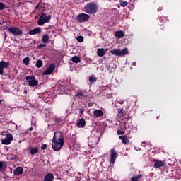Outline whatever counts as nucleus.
Wrapping results in <instances>:
<instances>
[{"instance_id": "f257e3e1", "label": "nucleus", "mask_w": 181, "mask_h": 181, "mask_svg": "<svg viewBox=\"0 0 181 181\" xmlns=\"http://www.w3.org/2000/svg\"><path fill=\"white\" fill-rule=\"evenodd\" d=\"M64 145V139L63 138V133L60 131L56 132L52 139V149L57 152L58 151H60L62 148H63Z\"/></svg>"}, {"instance_id": "f03ea898", "label": "nucleus", "mask_w": 181, "mask_h": 181, "mask_svg": "<svg viewBox=\"0 0 181 181\" xmlns=\"http://www.w3.org/2000/svg\"><path fill=\"white\" fill-rule=\"evenodd\" d=\"M83 11L89 15H95L98 11V5L95 2L91 1L84 6Z\"/></svg>"}, {"instance_id": "7ed1b4c3", "label": "nucleus", "mask_w": 181, "mask_h": 181, "mask_svg": "<svg viewBox=\"0 0 181 181\" xmlns=\"http://www.w3.org/2000/svg\"><path fill=\"white\" fill-rule=\"evenodd\" d=\"M51 19V15L47 16L46 13H42L37 21V23L39 26H43L45 23H49Z\"/></svg>"}, {"instance_id": "20e7f679", "label": "nucleus", "mask_w": 181, "mask_h": 181, "mask_svg": "<svg viewBox=\"0 0 181 181\" xmlns=\"http://www.w3.org/2000/svg\"><path fill=\"white\" fill-rule=\"evenodd\" d=\"M111 54H115V56H125L128 54V48H124V49H115L110 51Z\"/></svg>"}, {"instance_id": "39448f33", "label": "nucleus", "mask_w": 181, "mask_h": 181, "mask_svg": "<svg viewBox=\"0 0 181 181\" xmlns=\"http://www.w3.org/2000/svg\"><path fill=\"white\" fill-rule=\"evenodd\" d=\"M25 80L30 87H35L39 84V81L36 80L35 76H27Z\"/></svg>"}, {"instance_id": "423d86ee", "label": "nucleus", "mask_w": 181, "mask_h": 181, "mask_svg": "<svg viewBox=\"0 0 181 181\" xmlns=\"http://www.w3.org/2000/svg\"><path fill=\"white\" fill-rule=\"evenodd\" d=\"M8 32L13 36H22L23 35V31L21 28L15 26L8 28Z\"/></svg>"}, {"instance_id": "0eeeda50", "label": "nucleus", "mask_w": 181, "mask_h": 181, "mask_svg": "<svg viewBox=\"0 0 181 181\" xmlns=\"http://www.w3.org/2000/svg\"><path fill=\"white\" fill-rule=\"evenodd\" d=\"M88 19H90V15L84 13H79L76 16V20L78 22H79V23H84V22H87Z\"/></svg>"}, {"instance_id": "6e6552de", "label": "nucleus", "mask_w": 181, "mask_h": 181, "mask_svg": "<svg viewBox=\"0 0 181 181\" xmlns=\"http://www.w3.org/2000/svg\"><path fill=\"white\" fill-rule=\"evenodd\" d=\"M12 141H13V136L11 133H8L6 138L1 140V144L4 145H9Z\"/></svg>"}, {"instance_id": "1a4fd4ad", "label": "nucleus", "mask_w": 181, "mask_h": 181, "mask_svg": "<svg viewBox=\"0 0 181 181\" xmlns=\"http://www.w3.org/2000/svg\"><path fill=\"white\" fill-rule=\"evenodd\" d=\"M55 68L56 66L54 64L49 65V66L47 67V69L42 73V76H50V74L53 73Z\"/></svg>"}, {"instance_id": "9d476101", "label": "nucleus", "mask_w": 181, "mask_h": 181, "mask_svg": "<svg viewBox=\"0 0 181 181\" xmlns=\"http://www.w3.org/2000/svg\"><path fill=\"white\" fill-rule=\"evenodd\" d=\"M117 156H118V153L115 151V148H112L110 150V163H115Z\"/></svg>"}, {"instance_id": "9b49d317", "label": "nucleus", "mask_w": 181, "mask_h": 181, "mask_svg": "<svg viewBox=\"0 0 181 181\" xmlns=\"http://www.w3.org/2000/svg\"><path fill=\"white\" fill-rule=\"evenodd\" d=\"M9 67V62L5 61L0 62V75L4 74V69Z\"/></svg>"}, {"instance_id": "f8f14e48", "label": "nucleus", "mask_w": 181, "mask_h": 181, "mask_svg": "<svg viewBox=\"0 0 181 181\" xmlns=\"http://www.w3.org/2000/svg\"><path fill=\"white\" fill-rule=\"evenodd\" d=\"M119 114H121L122 120L124 122H127V121L129 119V115L127 114V112H124L122 110H120V111L119 112Z\"/></svg>"}, {"instance_id": "ddd939ff", "label": "nucleus", "mask_w": 181, "mask_h": 181, "mask_svg": "<svg viewBox=\"0 0 181 181\" xmlns=\"http://www.w3.org/2000/svg\"><path fill=\"white\" fill-rule=\"evenodd\" d=\"M40 33H42V29L39 27L35 28L28 32L29 35H40Z\"/></svg>"}, {"instance_id": "4468645a", "label": "nucleus", "mask_w": 181, "mask_h": 181, "mask_svg": "<svg viewBox=\"0 0 181 181\" xmlns=\"http://www.w3.org/2000/svg\"><path fill=\"white\" fill-rule=\"evenodd\" d=\"M23 173V167H17L13 170V175L15 176H19V175H22Z\"/></svg>"}, {"instance_id": "2eb2a0df", "label": "nucleus", "mask_w": 181, "mask_h": 181, "mask_svg": "<svg viewBox=\"0 0 181 181\" xmlns=\"http://www.w3.org/2000/svg\"><path fill=\"white\" fill-rule=\"evenodd\" d=\"M125 36V32L123 30H117L115 33V37H118V39H122Z\"/></svg>"}, {"instance_id": "dca6fc26", "label": "nucleus", "mask_w": 181, "mask_h": 181, "mask_svg": "<svg viewBox=\"0 0 181 181\" xmlns=\"http://www.w3.org/2000/svg\"><path fill=\"white\" fill-rule=\"evenodd\" d=\"M78 128H84L86 127V119L83 118L80 119L76 123Z\"/></svg>"}, {"instance_id": "f3484780", "label": "nucleus", "mask_w": 181, "mask_h": 181, "mask_svg": "<svg viewBox=\"0 0 181 181\" xmlns=\"http://www.w3.org/2000/svg\"><path fill=\"white\" fill-rule=\"evenodd\" d=\"M54 179V175H53V173H49L45 175L44 177V181H53Z\"/></svg>"}, {"instance_id": "a211bd4d", "label": "nucleus", "mask_w": 181, "mask_h": 181, "mask_svg": "<svg viewBox=\"0 0 181 181\" xmlns=\"http://www.w3.org/2000/svg\"><path fill=\"white\" fill-rule=\"evenodd\" d=\"M163 166H165V161L162 160H156L154 163V168H163Z\"/></svg>"}, {"instance_id": "6ab92c4d", "label": "nucleus", "mask_w": 181, "mask_h": 181, "mask_svg": "<svg viewBox=\"0 0 181 181\" xmlns=\"http://www.w3.org/2000/svg\"><path fill=\"white\" fill-rule=\"evenodd\" d=\"M93 115H95V117H103L104 112L101 110H95L93 111Z\"/></svg>"}, {"instance_id": "aec40b11", "label": "nucleus", "mask_w": 181, "mask_h": 181, "mask_svg": "<svg viewBox=\"0 0 181 181\" xmlns=\"http://www.w3.org/2000/svg\"><path fill=\"white\" fill-rule=\"evenodd\" d=\"M97 54L99 56V57H103V56L105 54V49H104V48L98 49Z\"/></svg>"}, {"instance_id": "412c9836", "label": "nucleus", "mask_w": 181, "mask_h": 181, "mask_svg": "<svg viewBox=\"0 0 181 181\" xmlns=\"http://www.w3.org/2000/svg\"><path fill=\"white\" fill-rule=\"evenodd\" d=\"M49 39H50V37L49 36V35H47V34L43 35L42 37V43H48Z\"/></svg>"}, {"instance_id": "4be33fe9", "label": "nucleus", "mask_w": 181, "mask_h": 181, "mask_svg": "<svg viewBox=\"0 0 181 181\" xmlns=\"http://www.w3.org/2000/svg\"><path fill=\"white\" fill-rule=\"evenodd\" d=\"M144 177V175L142 174H139L138 175H135V176H133L132 178H131V180L132 181H139V180H141V179Z\"/></svg>"}, {"instance_id": "5701e85b", "label": "nucleus", "mask_w": 181, "mask_h": 181, "mask_svg": "<svg viewBox=\"0 0 181 181\" xmlns=\"http://www.w3.org/2000/svg\"><path fill=\"white\" fill-rule=\"evenodd\" d=\"M119 139H121L123 144H129V139L127 138V136H119Z\"/></svg>"}, {"instance_id": "b1692460", "label": "nucleus", "mask_w": 181, "mask_h": 181, "mask_svg": "<svg viewBox=\"0 0 181 181\" xmlns=\"http://www.w3.org/2000/svg\"><path fill=\"white\" fill-rule=\"evenodd\" d=\"M75 97H78V98L83 99V98H86L87 95L84 94V93L79 91L75 95Z\"/></svg>"}, {"instance_id": "393cba45", "label": "nucleus", "mask_w": 181, "mask_h": 181, "mask_svg": "<svg viewBox=\"0 0 181 181\" xmlns=\"http://www.w3.org/2000/svg\"><path fill=\"white\" fill-rule=\"evenodd\" d=\"M39 152V148H37V147L36 148H31L30 149V153L31 155H36V153H37Z\"/></svg>"}, {"instance_id": "a878e982", "label": "nucleus", "mask_w": 181, "mask_h": 181, "mask_svg": "<svg viewBox=\"0 0 181 181\" xmlns=\"http://www.w3.org/2000/svg\"><path fill=\"white\" fill-rule=\"evenodd\" d=\"M6 168V163L5 161H0V172H2Z\"/></svg>"}, {"instance_id": "bb28decb", "label": "nucleus", "mask_w": 181, "mask_h": 181, "mask_svg": "<svg viewBox=\"0 0 181 181\" xmlns=\"http://www.w3.org/2000/svg\"><path fill=\"white\" fill-rule=\"evenodd\" d=\"M36 67H37V69H40V67H42V66H43V61H42V59H39L36 62L35 64Z\"/></svg>"}, {"instance_id": "cd10ccee", "label": "nucleus", "mask_w": 181, "mask_h": 181, "mask_svg": "<svg viewBox=\"0 0 181 181\" xmlns=\"http://www.w3.org/2000/svg\"><path fill=\"white\" fill-rule=\"evenodd\" d=\"M89 81L90 84H93V83H95V81H97V78L94 75L90 76H89Z\"/></svg>"}, {"instance_id": "c85d7f7f", "label": "nucleus", "mask_w": 181, "mask_h": 181, "mask_svg": "<svg viewBox=\"0 0 181 181\" xmlns=\"http://www.w3.org/2000/svg\"><path fill=\"white\" fill-rule=\"evenodd\" d=\"M71 60L74 63H80V62H81V60L80 59V57L77 56L73 57Z\"/></svg>"}, {"instance_id": "c756f323", "label": "nucleus", "mask_w": 181, "mask_h": 181, "mask_svg": "<svg viewBox=\"0 0 181 181\" xmlns=\"http://www.w3.org/2000/svg\"><path fill=\"white\" fill-rule=\"evenodd\" d=\"M45 114L46 118H50V117H52V113L50 112L49 110H45Z\"/></svg>"}, {"instance_id": "7c9ffc66", "label": "nucleus", "mask_w": 181, "mask_h": 181, "mask_svg": "<svg viewBox=\"0 0 181 181\" xmlns=\"http://www.w3.org/2000/svg\"><path fill=\"white\" fill-rule=\"evenodd\" d=\"M126 122H124V121L120 122L121 129H127Z\"/></svg>"}, {"instance_id": "2f4dec72", "label": "nucleus", "mask_w": 181, "mask_h": 181, "mask_svg": "<svg viewBox=\"0 0 181 181\" xmlns=\"http://www.w3.org/2000/svg\"><path fill=\"white\" fill-rule=\"evenodd\" d=\"M119 4H120V6H121L122 8H125V6H127V5H128V2L124 1H122V0H120V1H119Z\"/></svg>"}, {"instance_id": "473e14b6", "label": "nucleus", "mask_w": 181, "mask_h": 181, "mask_svg": "<svg viewBox=\"0 0 181 181\" xmlns=\"http://www.w3.org/2000/svg\"><path fill=\"white\" fill-rule=\"evenodd\" d=\"M30 61V59H29V57H25L23 59V62L24 63V64L25 66H28V64H29V62Z\"/></svg>"}, {"instance_id": "72a5a7b5", "label": "nucleus", "mask_w": 181, "mask_h": 181, "mask_svg": "<svg viewBox=\"0 0 181 181\" xmlns=\"http://www.w3.org/2000/svg\"><path fill=\"white\" fill-rule=\"evenodd\" d=\"M63 122V119L62 117H57L54 119V122L56 124H60V122Z\"/></svg>"}, {"instance_id": "f704fd0d", "label": "nucleus", "mask_w": 181, "mask_h": 181, "mask_svg": "<svg viewBox=\"0 0 181 181\" xmlns=\"http://www.w3.org/2000/svg\"><path fill=\"white\" fill-rule=\"evenodd\" d=\"M77 40H78V42H83L84 41V37L81 35H79L77 37Z\"/></svg>"}, {"instance_id": "c9c22d12", "label": "nucleus", "mask_w": 181, "mask_h": 181, "mask_svg": "<svg viewBox=\"0 0 181 181\" xmlns=\"http://www.w3.org/2000/svg\"><path fill=\"white\" fill-rule=\"evenodd\" d=\"M5 9V4L4 3H0V10Z\"/></svg>"}, {"instance_id": "e433bc0d", "label": "nucleus", "mask_w": 181, "mask_h": 181, "mask_svg": "<svg viewBox=\"0 0 181 181\" xmlns=\"http://www.w3.org/2000/svg\"><path fill=\"white\" fill-rule=\"evenodd\" d=\"M125 134L122 130L117 131V135H124Z\"/></svg>"}, {"instance_id": "4c0bfd02", "label": "nucleus", "mask_w": 181, "mask_h": 181, "mask_svg": "<svg viewBox=\"0 0 181 181\" xmlns=\"http://www.w3.org/2000/svg\"><path fill=\"white\" fill-rule=\"evenodd\" d=\"M47 148V144H43V145L41 146L42 151H45V149H46Z\"/></svg>"}, {"instance_id": "58836bf2", "label": "nucleus", "mask_w": 181, "mask_h": 181, "mask_svg": "<svg viewBox=\"0 0 181 181\" xmlns=\"http://www.w3.org/2000/svg\"><path fill=\"white\" fill-rule=\"evenodd\" d=\"M38 47H46V44H40Z\"/></svg>"}, {"instance_id": "ea45409f", "label": "nucleus", "mask_w": 181, "mask_h": 181, "mask_svg": "<svg viewBox=\"0 0 181 181\" xmlns=\"http://www.w3.org/2000/svg\"><path fill=\"white\" fill-rule=\"evenodd\" d=\"M141 146H144V147L146 146V142H142L141 143Z\"/></svg>"}, {"instance_id": "a19ab883", "label": "nucleus", "mask_w": 181, "mask_h": 181, "mask_svg": "<svg viewBox=\"0 0 181 181\" xmlns=\"http://www.w3.org/2000/svg\"><path fill=\"white\" fill-rule=\"evenodd\" d=\"M80 114H83L84 112V110L83 109L79 110Z\"/></svg>"}, {"instance_id": "79ce46f5", "label": "nucleus", "mask_w": 181, "mask_h": 181, "mask_svg": "<svg viewBox=\"0 0 181 181\" xmlns=\"http://www.w3.org/2000/svg\"><path fill=\"white\" fill-rule=\"evenodd\" d=\"M28 131H33V127H30L28 129Z\"/></svg>"}, {"instance_id": "37998d69", "label": "nucleus", "mask_w": 181, "mask_h": 181, "mask_svg": "<svg viewBox=\"0 0 181 181\" xmlns=\"http://www.w3.org/2000/svg\"><path fill=\"white\" fill-rule=\"evenodd\" d=\"M132 66H136V62H133Z\"/></svg>"}, {"instance_id": "c03bdc74", "label": "nucleus", "mask_w": 181, "mask_h": 181, "mask_svg": "<svg viewBox=\"0 0 181 181\" xmlns=\"http://www.w3.org/2000/svg\"><path fill=\"white\" fill-rule=\"evenodd\" d=\"M2 101L4 100H2V99H0V104H2Z\"/></svg>"}, {"instance_id": "a18cd8bd", "label": "nucleus", "mask_w": 181, "mask_h": 181, "mask_svg": "<svg viewBox=\"0 0 181 181\" xmlns=\"http://www.w3.org/2000/svg\"><path fill=\"white\" fill-rule=\"evenodd\" d=\"M120 104H124V101L121 100Z\"/></svg>"}, {"instance_id": "49530a36", "label": "nucleus", "mask_w": 181, "mask_h": 181, "mask_svg": "<svg viewBox=\"0 0 181 181\" xmlns=\"http://www.w3.org/2000/svg\"><path fill=\"white\" fill-rule=\"evenodd\" d=\"M85 1H88V0H85Z\"/></svg>"}]
</instances>
